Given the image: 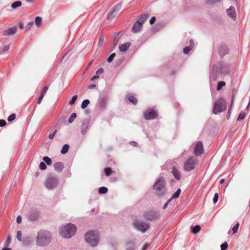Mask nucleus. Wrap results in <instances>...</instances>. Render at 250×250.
Wrapping results in <instances>:
<instances>
[{"instance_id":"obj_44","label":"nucleus","mask_w":250,"mask_h":250,"mask_svg":"<svg viewBox=\"0 0 250 250\" xmlns=\"http://www.w3.org/2000/svg\"><path fill=\"white\" fill-rule=\"evenodd\" d=\"M77 97H78L77 95L73 96L71 100L69 101V104L70 105H73L75 103L76 100H77Z\"/></svg>"},{"instance_id":"obj_30","label":"nucleus","mask_w":250,"mask_h":250,"mask_svg":"<svg viewBox=\"0 0 250 250\" xmlns=\"http://www.w3.org/2000/svg\"><path fill=\"white\" fill-rule=\"evenodd\" d=\"M121 4H119L115 6L112 11L116 15L121 10Z\"/></svg>"},{"instance_id":"obj_12","label":"nucleus","mask_w":250,"mask_h":250,"mask_svg":"<svg viewBox=\"0 0 250 250\" xmlns=\"http://www.w3.org/2000/svg\"><path fill=\"white\" fill-rule=\"evenodd\" d=\"M144 117L147 120H152L157 117V113L154 110L150 109L144 113Z\"/></svg>"},{"instance_id":"obj_18","label":"nucleus","mask_w":250,"mask_h":250,"mask_svg":"<svg viewBox=\"0 0 250 250\" xmlns=\"http://www.w3.org/2000/svg\"><path fill=\"white\" fill-rule=\"evenodd\" d=\"M53 167L55 170L59 173L61 172L64 168L63 164L60 162L54 163Z\"/></svg>"},{"instance_id":"obj_20","label":"nucleus","mask_w":250,"mask_h":250,"mask_svg":"<svg viewBox=\"0 0 250 250\" xmlns=\"http://www.w3.org/2000/svg\"><path fill=\"white\" fill-rule=\"evenodd\" d=\"M172 173L175 179L178 180H179L181 179V172L176 167H172Z\"/></svg>"},{"instance_id":"obj_24","label":"nucleus","mask_w":250,"mask_h":250,"mask_svg":"<svg viewBox=\"0 0 250 250\" xmlns=\"http://www.w3.org/2000/svg\"><path fill=\"white\" fill-rule=\"evenodd\" d=\"M88 127V123H83L81 126V133L84 135L86 132Z\"/></svg>"},{"instance_id":"obj_28","label":"nucleus","mask_w":250,"mask_h":250,"mask_svg":"<svg viewBox=\"0 0 250 250\" xmlns=\"http://www.w3.org/2000/svg\"><path fill=\"white\" fill-rule=\"evenodd\" d=\"M221 0H205L206 4L209 5H213L215 3L220 2Z\"/></svg>"},{"instance_id":"obj_19","label":"nucleus","mask_w":250,"mask_h":250,"mask_svg":"<svg viewBox=\"0 0 250 250\" xmlns=\"http://www.w3.org/2000/svg\"><path fill=\"white\" fill-rule=\"evenodd\" d=\"M143 25L140 23V21L135 22L132 28V32L134 33L138 32L141 30Z\"/></svg>"},{"instance_id":"obj_62","label":"nucleus","mask_w":250,"mask_h":250,"mask_svg":"<svg viewBox=\"0 0 250 250\" xmlns=\"http://www.w3.org/2000/svg\"><path fill=\"white\" fill-rule=\"evenodd\" d=\"M96 87V85L95 84H89L87 86L88 89H94Z\"/></svg>"},{"instance_id":"obj_13","label":"nucleus","mask_w":250,"mask_h":250,"mask_svg":"<svg viewBox=\"0 0 250 250\" xmlns=\"http://www.w3.org/2000/svg\"><path fill=\"white\" fill-rule=\"evenodd\" d=\"M218 68L220 70V73L227 74L229 72V67L225 63L221 62L218 64Z\"/></svg>"},{"instance_id":"obj_10","label":"nucleus","mask_w":250,"mask_h":250,"mask_svg":"<svg viewBox=\"0 0 250 250\" xmlns=\"http://www.w3.org/2000/svg\"><path fill=\"white\" fill-rule=\"evenodd\" d=\"M220 71H219V68L218 66L213 64L210 72V81H216L218 78Z\"/></svg>"},{"instance_id":"obj_49","label":"nucleus","mask_w":250,"mask_h":250,"mask_svg":"<svg viewBox=\"0 0 250 250\" xmlns=\"http://www.w3.org/2000/svg\"><path fill=\"white\" fill-rule=\"evenodd\" d=\"M245 117V113H243V112H241L240 113V114L239 115L238 118H237V120H243Z\"/></svg>"},{"instance_id":"obj_25","label":"nucleus","mask_w":250,"mask_h":250,"mask_svg":"<svg viewBox=\"0 0 250 250\" xmlns=\"http://www.w3.org/2000/svg\"><path fill=\"white\" fill-rule=\"evenodd\" d=\"M147 17V16L146 15L142 14L140 16L137 21H140V23L143 25L145 21H146Z\"/></svg>"},{"instance_id":"obj_1","label":"nucleus","mask_w":250,"mask_h":250,"mask_svg":"<svg viewBox=\"0 0 250 250\" xmlns=\"http://www.w3.org/2000/svg\"><path fill=\"white\" fill-rule=\"evenodd\" d=\"M77 231L76 227L72 223L62 225L59 229L60 235L62 238L69 239L72 237Z\"/></svg>"},{"instance_id":"obj_35","label":"nucleus","mask_w":250,"mask_h":250,"mask_svg":"<svg viewBox=\"0 0 250 250\" xmlns=\"http://www.w3.org/2000/svg\"><path fill=\"white\" fill-rule=\"evenodd\" d=\"M43 160L46 163V164L48 165V166H50L52 164V160L51 159L47 157V156H44L43 158Z\"/></svg>"},{"instance_id":"obj_9","label":"nucleus","mask_w":250,"mask_h":250,"mask_svg":"<svg viewBox=\"0 0 250 250\" xmlns=\"http://www.w3.org/2000/svg\"><path fill=\"white\" fill-rule=\"evenodd\" d=\"M134 226L136 229L145 233L149 229V224L143 221H136L133 223Z\"/></svg>"},{"instance_id":"obj_26","label":"nucleus","mask_w":250,"mask_h":250,"mask_svg":"<svg viewBox=\"0 0 250 250\" xmlns=\"http://www.w3.org/2000/svg\"><path fill=\"white\" fill-rule=\"evenodd\" d=\"M69 148V146L68 144H65L62 146V148L61 151V152L62 154H66Z\"/></svg>"},{"instance_id":"obj_48","label":"nucleus","mask_w":250,"mask_h":250,"mask_svg":"<svg viewBox=\"0 0 250 250\" xmlns=\"http://www.w3.org/2000/svg\"><path fill=\"white\" fill-rule=\"evenodd\" d=\"M228 245L227 242H225L221 244V250H226L228 248Z\"/></svg>"},{"instance_id":"obj_54","label":"nucleus","mask_w":250,"mask_h":250,"mask_svg":"<svg viewBox=\"0 0 250 250\" xmlns=\"http://www.w3.org/2000/svg\"><path fill=\"white\" fill-rule=\"evenodd\" d=\"M6 122L5 120L1 119L0 120V127H3L5 126Z\"/></svg>"},{"instance_id":"obj_41","label":"nucleus","mask_w":250,"mask_h":250,"mask_svg":"<svg viewBox=\"0 0 250 250\" xmlns=\"http://www.w3.org/2000/svg\"><path fill=\"white\" fill-rule=\"evenodd\" d=\"M116 16V14H114L112 11L109 13L107 16V20L108 21L112 20Z\"/></svg>"},{"instance_id":"obj_21","label":"nucleus","mask_w":250,"mask_h":250,"mask_svg":"<svg viewBox=\"0 0 250 250\" xmlns=\"http://www.w3.org/2000/svg\"><path fill=\"white\" fill-rule=\"evenodd\" d=\"M131 43L130 42H126L119 45V49L121 52H125L128 49Z\"/></svg>"},{"instance_id":"obj_6","label":"nucleus","mask_w":250,"mask_h":250,"mask_svg":"<svg viewBox=\"0 0 250 250\" xmlns=\"http://www.w3.org/2000/svg\"><path fill=\"white\" fill-rule=\"evenodd\" d=\"M197 162V159L194 157H189L184 164V169L186 171H191L195 168Z\"/></svg>"},{"instance_id":"obj_27","label":"nucleus","mask_w":250,"mask_h":250,"mask_svg":"<svg viewBox=\"0 0 250 250\" xmlns=\"http://www.w3.org/2000/svg\"><path fill=\"white\" fill-rule=\"evenodd\" d=\"M21 4L22 3L21 1H16L11 4V7L13 9H16L21 6Z\"/></svg>"},{"instance_id":"obj_43","label":"nucleus","mask_w":250,"mask_h":250,"mask_svg":"<svg viewBox=\"0 0 250 250\" xmlns=\"http://www.w3.org/2000/svg\"><path fill=\"white\" fill-rule=\"evenodd\" d=\"M239 227V224L237 223L232 228V230L233 231V233H235L238 231V228Z\"/></svg>"},{"instance_id":"obj_63","label":"nucleus","mask_w":250,"mask_h":250,"mask_svg":"<svg viewBox=\"0 0 250 250\" xmlns=\"http://www.w3.org/2000/svg\"><path fill=\"white\" fill-rule=\"evenodd\" d=\"M119 33H117V36L114 38V42H115V44H116L119 40V38L118 37L119 35Z\"/></svg>"},{"instance_id":"obj_55","label":"nucleus","mask_w":250,"mask_h":250,"mask_svg":"<svg viewBox=\"0 0 250 250\" xmlns=\"http://www.w3.org/2000/svg\"><path fill=\"white\" fill-rule=\"evenodd\" d=\"M104 73V69L102 68H100L96 72V74L99 75V74H102Z\"/></svg>"},{"instance_id":"obj_59","label":"nucleus","mask_w":250,"mask_h":250,"mask_svg":"<svg viewBox=\"0 0 250 250\" xmlns=\"http://www.w3.org/2000/svg\"><path fill=\"white\" fill-rule=\"evenodd\" d=\"M155 21H156V18L155 17H151V18L150 19V20L149 21L150 24H153L155 22Z\"/></svg>"},{"instance_id":"obj_29","label":"nucleus","mask_w":250,"mask_h":250,"mask_svg":"<svg viewBox=\"0 0 250 250\" xmlns=\"http://www.w3.org/2000/svg\"><path fill=\"white\" fill-rule=\"evenodd\" d=\"M226 85V83L224 81L219 82L217 85L216 89L217 91H220L223 87Z\"/></svg>"},{"instance_id":"obj_53","label":"nucleus","mask_w":250,"mask_h":250,"mask_svg":"<svg viewBox=\"0 0 250 250\" xmlns=\"http://www.w3.org/2000/svg\"><path fill=\"white\" fill-rule=\"evenodd\" d=\"M33 24V22H29L28 23V24L26 25L25 26V30H29L31 26H32V25Z\"/></svg>"},{"instance_id":"obj_50","label":"nucleus","mask_w":250,"mask_h":250,"mask_svg":"<svg viewBox=\"0 0 250 250\" xmlns=\"http://www.w3.org/2000/svg\"><path fill=\"white\" fill-rule=\"evenodd\" d=\"M104 38L103 36V35L100 36L99 40V42H98V45L101 46L103 44V42H104Z\"/></svg>"},{"instance_id":"obj_45","label":"nucleus","mask_w":250,"mask_h":250,"mask_svg":"<svg viewBox=\"0 0 250 250\" xmlns=\"http://www.w3.org/2000/svg\"><path fill=\"white\" fill-rule=\"evenodd\" d=\"M17 238L20 242L22 241V233L21 230L17 231Z\"/></svg>"},{"instance_id":"obj_38","label":"nucleus","mask_w":250,"mask_h":250,"mask_svg":"<svg viewBox=\"0 0 250 250\" xmlns=\"http://www.w3.org/2000/svg\"><path fill=\"white\" fill-rule=\"evenodd\" d=\"M129 101L132 103L134 104H136L137 103V99L133 96H129L128 97Z\"/></svg>"},{"instance_id":"obj_3","label":"nucleus","mask_w":250,"mask_h":250,"mask_svg":"<svg viewBox=\"0 0 250 250\" xmlns=\"http://www.w3.org/2000/svg\"><path fill=\"white\" fill-rule=\"evenodd\" d=\"M86 243L91 247H96L99 242V235L96 231H89L84 235Z\"/></svg>"},{"instance_id":"obj_8","label":"nucleus","mask_w":250,"mask_h":250,"mask_svg":"<svg viewBox=\"0 0 250 250\" xmlns=\"http://www.w3.org/2000/svg\"><path fill=\"white\" fill-rule=\"evenodd\" d=\"M144 217L148 220L152 221L160 218V213L159 211L150 210L146 211L143 215Z\"/></svg>"},{"instance_id":"obj_42","label":"nucleus","mask_w":250,"mask_h":250,"mask_svg":"<svg viewBox=\"0 0 250 250\" xmlns=\"http://www.w3.org/2000/svg\"><path fill=\"white\" fill-rule=\"evenodd\" d=\"M104 172L106 176H109L112 173V170L110 167L105 168Z\"/></svg>"},{"instance_id":"obj_64","label":"nucleus","mask_w":250,"mask_h":250,"mask_svg":"<svg viewBox=\"0 0 250 250\" xmlns=\"http://www.w3.org/2000/svg\"><path fill=\"white\" fill-rule=\"evenodd\" d=\"M148 247V244H145L144 245H143V248H142V250H146V249Z\"/></svg>"},{"instance_id":"obj_5","label":"nucleus","mask_w":250,"mask_h":250,"mask_svg":"<svg viewBox=\"0 0 250 250\" xmlns=\"http://www.w3.org/2000/svg\"><path fill=\"white\" fill-rule=\"evenodd\" d=\"M226 108V102L223 98H219L214 104L213 112L217 114L224 111Z\"/></svg>"},{"instance_id":"obj_33","label":"nucleus","mask_w":250,"mask_h":250,"mask_svg":"<svg viewBox=\"0 0 250 250\" xmlns=\"http://www.w3.org/2000/svg\"><path fill=\"white\" fill-rule=\"evenodd\" d=\"M192 49V46L191 45V44H190L189 46H186V47H185L183 49V52L184 54H187L189 53V52L190 51H191Z\"/></svg>"},{"instance_id":"obj_14","label":"nucleus","mask_w":250,"mask_h":250,"mask_svg":"<svg viewBox=\"0 0 250 250\" xmlns=\"http://www.w3.org/2000/svg\"><path fill=\"white\" fill-rule=\"evenodd\" d=\"M227 13L228 16L233 20L236 19V11L235 7L233 6H231L227 10Z\"/></svg>"},{"instance_id":"obj_52","label":"nucleus","mask_w":250,"mask_h":250,"mask_svg":"<svg viewBox=\"0 0 250 250\" xmlns=\"http://www.w3.org/2000/svg\"><path fill=\"white\" fill-rule=\"evenodd\" d=\"M9 49V46L5 45L3 47L2 50H0V53L8 51Z\"/></svg>"},{"instance_id":"obj_40","label":"nucleus","mask_w":250,"mask_h":250,"mask_svg":"<svg viewBox=\"0 0 250 250\" xmlns=\"http://www.w3.org/2000/svg\"><path fill=\"white\" fill-rule=\"evenodd\" d=\"M116 56L115 53H112L107 59V62L109 63L111 62Z\"/></svg>"},{"instance_id":"obj_39","label":"nucleus","mask_w":250,"mask_h":250,"mask_svg":"<svg viewBox=\"0 0 250 250\" xmlns=\"http://www.w3.org/2000/svg\"><path fill=\"white\" fill-rule=\"evenodd\" d=\"M77 115L75 113H73L71 114L70 117H69L68 119V123H72L74 119L76 118Z\"/></svg>"},{"instance_id":"obj_51","label":"nucleus","mask_w":250,"mask_h":250,"mask_svg":"<svg viewBox=\"0 0 250 250\" xmlns=\"http://www.w3.org/2000/svg\"><path fill=\"white\" fill-rule=\"evenodd\" d=\"M218 194L217 193H215L213 198V202L214 204L216 203V202L218 201Z\"/></svg>"},{"instance_id":"obj_61","label":"nucleus","mask_w":250,"mask_h":250,"mask_svg":"<svg viewBox=\"0 0 250 250\" xmlns=\"http://www.w3.org/2000/svg\"><path fill=\"white\" fill-rule=\"evenodd\" d=\"M99 76L96 74V75L94 76L93 77L91 78L90 81L92 82L94 81L95 80L99 79Z\"/></svg>"},{"instance_id":"obj_15","label":"nucleus","mask_w":250,"mask_h":250,"mask_svg":"<svg viewBox=\"0 0 250 250\" xmlns=\"http://www.w3.org/2000/svg\"><path fill=\"white\" fill-rule=\"evenodd\" d=\"M39 217V213L36 210H31L27 215L28 218L31 221L36 220Z\"/></svg>"},{"instance_id":"obj_11","label":"nucleus","mask_w":250,"mask_h":250,"mask_svg":"<svg viewBox=\"0 0 250 250\" xmlns=\"http://www.w3.org/2000/svg\"><path fill=\"white\" fill-rule=\"evenodd\" d=\"M194 154L196 156H201L204 152L203 146L201 142H198L195 146Z\"/></svg>"},{"instance_id":"obj_23","label":"nucleus","mask_w":250,"mask_h":250,"mask_svg":"<svg viewBox=\"0 0 250 250\" xmlns=\"http://www.w3.org/2000/svg\"><path fill=\"white\" fill-rule=\"evenodd\" d=\"M135 244L133 241H129L126 243V250H134Z\"/></svg>"},{"instance_id":"obj_4","label":"nucleus","mask_w":250,"mask_h":250,"mask_svg":"<svg viewBox=\"0 0 250 250\" xmlns=\"http://www.w3.org/2000/svg\"><path fill=\"white\" fill-rule=\"evenodd\" d=\"M166 182L163 177H159L155 182L153 189L155 191L156 194L161 197L166 193Z\"/></svg>"},{"instance_id":"obj_32","label":"nucleus","mask_w":250,"mask_h":250,"mask_svg":"<svg viewBox=\"0 0 250 250\" xmlns=\"http://www.w3.org/2000/svg\"><path fill=\"white\" fill-rule=\"evenodd\" d=\"M108 189L106 187H102L99 189V193L100 194H105L107 192Z\"/></svg>"},{"instance_id":"obj_2","label":"nucleus","mask_w":250,"mask_h":250,"mask_svg":"<svg viewBox=\"0 0 250 250\" xmlns=\"http://www.w3.org/2000/svg\"><path fill=\"white\" fill-rule=\"evenodd\" d=\"M52 235L50 232L40 230L37 234L36 244L40 247H46L51 241Z\"/></svg>"},{"instance_id":"obj_36","label":"nucleus","mask_w":250,"mask_h":250,"mask_svg":"<svg viewBox=\"0 0 250 250\" xmlns=\"http://www.w3.org/2000/svg\"><path fill=\"white\" fill-rule=\"evenodd\" d=\"M181 191V189L180 188H178L177 190V191L175 192H174L173 194V195H172V197H171L172 198L175 199V198H178L180 194Z\"/></svg>"},{"instance_id":"obj_22","label":"nucleus","mask_w":250,"mask_h":250,"mask_svg":"<svg viewBox=\"0 0 250 250\" xmlns=\"http://www.w3.org/2000/svg\"><path fill=\"white\" fill-rule=\"evenodd\" d=\"M106 105V99L105 98H103L101 99L98 103V106L101 109H104Z\"/></svg>"},{"instance_id":"obj_16","label":"nucleus","mask_w":250,"mask_h":250,"mask_svg":"<svg viewBox=\"0 0 250 250\" xmlns=\"http://www.w3.org/2000/svg\"><path fill=\"white\" fill-rule=\"evenodd\" d=\"M218 52L221 57L224 56L229 52V48L227 46H220L218 49Z\"/></svg>"},{"instance_id":"obj_7","label":"nucleus","mask_w":250,"mask_h":250,"mask_svg":"<svg viewBox=\"0 0 250 250\" xmlns=\"http://www.w3.org/2000/svg\"><path fill=\"white\" fill-rule=\"evenodd\" d=\"M58 179L55 176L49 177L45 181V187L48 190H53L57 186Z\"/></svg>"},{"instance_id":"obj_17","label":"nucleus","mask_w":250,"mask_h":250,"mask_svg":"<svg viewBox=\"0 0 250 250\" xmlns=\"http://www.w3.org/2000/svg\"><path fill=\"white\" fill-rule=\"evenodd\" d=\"M17 31V28L16 27H12L8 28L6 30L3 32V35H12L15 34Z\"/></svg>"},{"instance_id":"obj_37","label":"nucleus","mask_w":250,"mask_h":250,"mask_svg":"<svg viewBox=\"0 0 250 250\" xmlns=\"http://www.w3.org/2000/svg\"><path fill=\"white\" fill-rule=\"evenodd\" d=\"M42 21V19L40 17H37L35 18V24L37 25V26L39 27V26H40V25L41 24Z\"/></svg>"},{"instance_id":"obj_47","label":"nucleus","mask_w":250,"mask_h":250,"mask_svg":"<svg viewBox=\"0 0 250 250\" xmlns=\"http://www.w3.org/2000/svg\"><path fill=\"white\" fill-rule=\"evenodd\" d=\"M40 168L41 170H45L46 168V165L44 162H41L40 164Z\"/></svg>"},{"instance_id":"obj_56","label":"nucleus","mask_w":250,"mask_h":250,"mask_svg":"<svg viewBox=\"0 0 250 250\" xmlns=\"http://www.w3.org/2000/svg\"><path fill=\"white\" fill-rule=\"evenodd\" d=\"M48 87L47 86L44 87L43 88V89H42V92H41V94H43L44 96V95L46 93V92L47 90H48Z\"/></svg>"},{"instance_id":"obj_34","label":"nucleus","mask_w":250,"mask_h":250,"mask_svg":"<svg viewBox=\"0 0 250 250\" xmlns=\"http://www.w3.org/2000/svg\"><path fill=\"white\" fill-rule=\"evenodd\" d=\"M200 229H201V228L199 225H196L195 226H194V227L192 228V232L194 234H196L199 232Z\"/></svg>"},{"instance_id":"obj_58","label":"nucleus","mask_w":250,"mask_h":250,"mask_svg":"<svg viewBox=\"0 0 250 250\" xmlns=\"http://www.w3.org/2000/svg\"><path fill=\"white\" fill-rule=\"evenodd\" d=\"M44 95L43 94H41V96H40L39 98L38 99V104H40L43 98L44 97Z\"/></svg>"},{"instance_id":"obj_60","label":"nucleus","mask_w":250,"mask_h":250,"mask_svg":"<svg viewBox=\"0 0 250 250\" xmlns=\"http://www.w3.org/2000/svg\"><path fill=\"white\" fill-rule=\"evenodd\" d=\"M17 222L18 223V224H20L21 223V221H22V218L21 217V216L19 215L17 217Z\"/></svg>"},{"instance_id":"obj_57","label":"nucleus","mask_w":250,"mask_h":250,"mask_svg":"<svg viewBox=\"0 0 250 250\" xmlns=\"http://www.w3.org/2000/svg\"><path fill=\"white\" fill-rule=\"evenodd\" d=\"M57 132V130H55L53 132H52V133H51L49 136H48V138L50 139H53L56 133Z\"/></svg>"},{"instance_id":"obj_46","label":"nucleus","mask_w":250,"mask_h":250,"mask_svg":"<svg viewBox=\"0 0 250 250\" xmlns=\"http://www.w3.org/2000/svg\"><path fill=\"white\" fill-rule=\"evenodd\" d=\"M16 118V114H12L10 115L7 119V120L8 122H12L13 120H14Z\"/></svg>"},{"instance_id":"obj_31","label":"nucleus","mask_w":250,"mask_h":250,"mask_svg":"<svg viewBox=\"0 0 250 250\" xmlns=\"http://www.w3.org/2000/svg\"><path fill=\"white\" fill-rule=\"evenodd\" d=\"M89 100L88 99L84 100L82 104H81V108L83 109H84L86 107L88 104H89Z\"/></svg>"}]
</instances>
